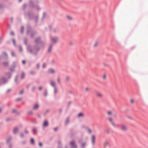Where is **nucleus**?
Instances as JSON below:
<instances>
[{
  "label": "nucleus",
  "instance_id": "35",
  "mask_svg": "<svg viewBox=\"0 0 148 148\" xmlns=\"http://www.w3.org/2000/svg\"><path fill=\"white\" fill-rule=\"evenodd\" d=\"M58 128H54V130L55 131H56L57 130Z\"/></svg>",
  "mask_w": 148,
  "mask_h": 148
},
{
  "label": "nucleus",
  "instance_id": "51",
  "mask_svg": "<svg viewBox=\"0 0 148 148\" xmlns=\"http://www.w3.org/2000/svg\"><path fill=\"white\" fill-rule=\"evenodd\" d=\"M65 148H67L66 147H65Z\"/></svg>",
  "mask_w": 148,
  "mask_h": 148
},
{
  "label": "nucleus",
  "instance_id": "23",
  "mask_svg": "<svg viewBox=\"0 0 148 148\" xmlns=\"http://www.w3.org/2000/svg\"><path fill=\"white\" fill-rule=\"evenodd\" d=\"M89 89L88 88L86 87L85 88L84 90L85 92H88L89 91Z\"/></svg>",
  "mask_w": 148,
  "mask_h": 148
},
{
  "label": "nucleus",
  "instance_id": "15",
  "mask_svg": "<svg viewBox=\"0 0 148 148\" xmlns=\"http://www.w3.org/2000/svg\"><path fill=\"white\" fill-rule=\"evenodd\" d=\"M84 114L82 113H79L78 114V116L79 117L83 116Z\"/></svg>",
  "mask_w": 148,
  "mask_h": 148
},
{
  "label": "nucleus",
  "instance_id": "39",
  "mask_svg": "<svg viewBox=\"0 0 148 148\" xmlns=\"http://www.w3.org/2000/svg\"><path fill=\"white\" fill-rule=\"evenodd\" d=\"M88 131L90 133L91 132V131L90 129H89L88 130Z\"/></svg>",
  "mask_w": 148,
  "mask_h": 148
},
{
  "label": "nucleus",
  "instance_id": "20",
  "mask_svg": "<svg viewBox=\"0 0 148 148\" xmlns=\"http://www.w3.org/2000/svg\"><path fill=\"white\" fill-rule=\"evenodd\" d=\"M69 121V119L68 118H66L65 122L66 123V124L68 123Z\"/></svg>",
  "mask_w": 148,
  "mask_h": 148
},
{
  "label": "nucleus",
  "instance_id": "46",
  "mask_svg": "<svg viewBox=\"0 0 148 148\" xmlns=\"http://www.w3.org/2000/svg\"><path fill=\"white\" fill-rule=\"evenodd\" d=\"M23 134H21V137H23Z\"/></svg>",
  "mask_w": 148,
  "mask_h": 148
},
{
  "label": "nucleus",
  "instance_id": "26",
  "mask_svg": "<svg viewBox=\"0 0 148 148\" xmlns=\"http://www.w3.org/2000/svg\"><path fill=\"white\" fill-rule=\"evenodd\" d=\"M32 130H33V132H35L36 131V129L35 128H33V129Z\"/></svg>",
  "mask_w": 148,
  "mask_h": 148
},
{
  "label": "nucleus",
  "instance_id": "25",
  "mask_svg": "<svg viewBox=\"0 0 148 148\" xmlns=\"http://www.w3.org/2000/svg\"><path fill=\"white\" fill-rule=\"evenodd\" d=\"M25 76V74L24 73H22L21 75V78L23 79Z\"/></svg>",
  "mask_w": 148,
  "mask_h": 148
},
{
  "label": "nucleus",
  "instance_id": "13",
  "mask_svg": "<svg viewBox=\"0 0 148 148\" xmlns=\"http://www.w3.org/2000/svg\"><path fill=\"white\" fill-rule=\"evenodd\" d=\"M52 45H51L49 46V49L48 50V51L49 52H50L51 51L52 49Z\"/></svg>",
  "mask_w": 148,
  "mask_h": 148
},
{
  "label": "nucleus",
  "instance_id": "18",
  "mask_svg": "<svg viewBox=\"0 0 148 148\" xmlns=\"http://www.w3.org/2000/svg\"><path fill=\"white\" fill-rule=\"evenodd\" d=\"M102 78L103 79L105 80L106 78V76L105 74H103V75Z\"/></svg>",
  "mask_w": 148,
  "mask_h": 148
},
{
  "label": "nucleus",
  "instance_id": "9",
  "mask_svg": "<svg viewBox=\"0 0 148 148\" xmlns=\"http://www.w3.org/2000/svg\"><path fill=\"white\" fill-rule=\"evenodd\" d=\"M109 145V142L108 141H106L103 143V146L104 147H106L108 145Z\"/></svg>",
  "mask_w": 148,
  "mask_h": 148
},
{
  "label": "nucleus",
  "instance_id": "37",
  "mask_svg": "<svg viewBox=\"0 0 148 148\" xmlns=\"http://www.w3.org/2000/svg\"><path fill=\"white\" fill-rule=\"evenodd\" d=\"M23 93V90H21L20 92V93L21 94H22Z\"/></svg>",
  "mask_w": 148,
  "mask_h": 148
},
{
  "label": "nucleus",
  "instance_id": "34",
  "mask_svg": "<svg viewBox=\"0 0 148 148\" xmlns=\"http://www.w3.org/2000/svg\"><path fill=\"white\" fill-rule=\"evenodd\" d=\"M40 65L39 64H37V67L38 69H39V68Z\"/></svg>",
  "mask_w": 148,
  "mask_h": 148
},
{
  "label": "nucleus",
  "instance_id": "41",
  "mask_svg": "<svg viewBox=\"0 0 148 148\" xmlns=\"http://www.w3.org/2000/svg\"><path fill=\"white\" fill-rule=\"evenodd\" d=\"M54 91H55V93H56V88H55V89Z\"/></svg>",
  "mask_w": 148,
  "mask_h": 148
},
{
  "label": "nucleus",
  "instance_id": "48",
  "mask_svg": "<svg viewBox=\"0 0 148 148\" xmlns=\"http://www.w3.org/2000/svg\"><path fill=\"white\" fill-rule=\"evenodd\" d=\"M44 95H45V96H46V93L45 92V93Z\"/></svg>",
  "mask_w": 148,
  "mask_h": 148
},
{
  "label": "nucleus",
  "instance_id": "17",
  "mask_svg": "<svg viewBox=\"0 0 148 148\" xmlns=\"http://www.w3.org/2000/svg\"><path fill=\"white\" fill-rule=\"evenodd\" d=\"M98 42H95L94 45H93V46L94 47H96L97 46V45H98Z\"/></svg>",
  "mask_w": 148,
  "mask_h": 148
},
{
  "label": "nucleus",
  "instance_id": "43",
  "mask_svg": "<svg viewBox=\"0 0 148 148\" xmlns=\"http://www.w3.org/2000/svg\"><path fill=\"white\" fill-rule=\"evenodd\" d=\"M11 34L12 35H14V33L13 32H11Z\"/></svg>",
  "mask_w": 148,
  "mask_h": 148
},
{
  "label": "nucleus",
  "instance_id": "44",
  "mask_svg": "<svg viewBox=\"0 0 148 148\" xmlns=\"http://www.w3.org/2000/svg\"><path fill=\"white\" fill-rule=\"evenodd\" d=\"M12 56H14V53H13V52H12Z\"/></svg>",
  "mask_w": 148,
  "mask_h": 148
},
{
  "label": "nucleus",
  "instance_id": "8",
  "mask_svg": "<svg viewBox=\"0 0 148 148\" xmlns=\"http://www.w3.org/2000/svg\"><path fill=\"white\" fill-rule=\"evenodd\" d=\"M49 73H55V71L54 69H51L49 71Z\"/></svg>",
  "mask_w": 148,
  "mask_h": 148
},
{
  "label": "nucleus",
  "instance_id": "6",
  "mask_svg": "<svg viewBox=\"0 0 148 148\" xmlns=\"http://www.w3.org/2000/svg\"><path fill=\"white\" fill-rule=\"evenodd\" d=\"M95 136L94 135H92V142L93 144H94L95 142Z\"/></svg>",
  "mask_w": 148,
  "mask_h": 148
},
{
  "label": "nucleus",
  "instance_id": "14",
  "mask_svg": "<svg viewBox=\"0 0 148 148\" xmlns=\"http://www.w3.org/2000/svg\"><path fill=\"white\" fill-rule=\"evenodd\" d=\"M51 84L53 86L55 87V83L53 81H51L50 82Z\"/></svg>",
  "mask_w": 148,
  "mask_h": 148
},
{
  "label": "nucleus",
  "instance_id": "30",
  "mask_svg": "<svg viewBox=\"0 0 148 148\" xmlns=\"http://www.w3.org/2000/svg\"><path fill=\"white\" fill-rule=\"evenodd\" d=\"M13 43H14V45H15V40L14 39H13Z\"/></svg>",
  "mask_w": 148,
  "mask_h": 148
},
{
  "label": "nucleus",
  "instance_id": "7",
  "mask_svg": "<svg viewBox=\"0 0 148 148\" xmlns=\"http://www.w3.org/2000/svg\"><path fill=\"white\" fill-rule=\"evenodd\" d=\"M66 18L69 20L71 21L73 19L72 17L71 16L67 15L66 16Z\"/></svg>",
  "mask_w": 148,
  "mask_h": 148
},
{
  "label": "nucleus",
  "instance_id": "27",
  "mask_svg": "<svg viewBox=\"0 0 148 148\" xmlns=\"http://www.w3.org/2000/svg\"><path fill=\"white\" fill-rule=\"evenodd\" d=\"M23 27H21V32L23 33Z\"/></svg>",
  "mask_w": 148,
  "mask_h": 148
},
{
  "label": "nucleus",
  "instance_id": "4",
  "mask_svg": "<svg viewBox=\"0 0 148 148\" xmlns=\"http://www.w3.org/2000/svg\"><path fill=\"white\" fill-rule=\"evenodd\" d=\"M70 145L71 146V148H77V146L75 144L74 141H72L70 143Z\"/></svg>",
  "mask_w": 148,
  "mask_h": 148
},
{
  "label": "nucleus",
  "instance_id": "47",
  "mask_svg": "<svg viewBox=\"0 0 148 148\" xmlns=\"http://www.w3.org/2000/svg\"><path fill=\"white\" fill-rule=\"evenodd\" d=\"M30 73L31 74H33L34 73L32 72H30Z\"/></svg>",
  "mask_w": 148,
  "mask_h": 148
},
{
  "label": "nucleus",
  "instance_id": "11",
  "mask_svg": "<svg viewBox=\"0 0 148 148\" xmlns=\"http://www.w3.org/2000/svg\"><path fill=\"white\" fill-rule=\"evenodd\" d=\"M107 113L108 116H110L112 114V112L111 111H108Z\"/></svg>",
  "mask_w": 148,
  "mask_h": 148
},
{
  "label": "nucleus",
  "instance_id": "21",
  "mask_svg": "<svg viewBox=\"0 0 148 148\" xmlns=\"http://www.w3.org/2000/svg\"><path fill=\"white\" fill-rule=\"evenodd\" d=\"M34 139L33 138H31V143L32 144H34Z\"/></svg>",
  "mask_w": 148,
  "mask_h": 148
},
{
  "label": "nucleus",
  "instance_id": "16",
  "mask_svg": "<svg viewBox=\"0 0 148 148\" xmlns=\"http://www.w3.org/2000/svg\"><path fill=\"white\" fill-rule=\"evenodd\" d=\"M18 131V130L17 128H14L13 132H14L15 133H17Z\"/></svg>",
  "mask_w": 148,
  "mask_h": 148
},
{
  "label": "nucleus",
  "instance_id": "12",
  "mask_svg": "<svg viewBox=\"0 0 148 148\" xmlns=\"http://www.w3.org/2000/svg\"><path fill=\"white\" fill-rule=\"evenodd\" d=\"M38 107V105L37 104H35L34 106L33 109L34 110L37 109Z\"/></svg>",
  "mask_w": 148,
  "mask_h": 148
},
{
  "label": "nucleus",
  "instance_id": "45",
  "mask_svg": "<svg viewBox=\"0 0 148 148\" xmlns=\"http://www.w3.org/2000/svg\"><path fill=\"white\" fill-rule=\"evenodd\" d=\"M10 91V90H9H9H8V91H7V92H9Z\"/></svg>",
  "mask_w": 148,
  "mask_h": 148
},
{
  "label": "nucleus",
  "instance_id": "28",
  "mask_svg": "<svg viewBox=\"0 0 148 148\" xmlns=\"http://www.w3.org/2000/svg\"><path fill=\"white\" fill-rule=\"evenodd\" d=\"M57 81L59 84H60V80L59 78L57 79Z\"/></svg>",
  "mask_w": 148,
  "mask_h": 148
},
{
  "label": "nucleus",
  "instance_id": "32",
  "mask_svg": "<svg viewBox=\"0 0 148 148\" xmlns=\"http://www.w3.org/2000/svg\"><path fill=\"white\" fill-rule=\"evenodd\" d=\"M39 146L40 147H41L42 146V143H39Z\"/></svg>",
  "mask_w": 148,
  "mask_h": 148
},
{
  "label": "nucleus",
  "instance_id": "10",
  "mask_svg": "<svg viewBox=\"0 0 148 148\" xmlns=\"http://www.w3.org/2000/svg\"><path fill=\"white\" fill-rule=\"evenodd\" d=\"M48 123L47 122V121H44V123L43 124V126L44 127H45V126H48Z\"/></svg>",
  "mask_w": 148,
  "mask_h": 148
},
{
  "label": "nucleus",
  "instance_id": "24",
  "mask_svg": "<svg viewBox=\"0 0 148 148\" xmlns=\"http://www.w3.org/2000/svg\"><path fill=\"white\" fill-rule=\"evenodd\" d=\"M46 66V65L45 63H44L43 64L42 66V68H45Z\"/></svg>",
  "mask_w": 148,
  "mask_h": 148
},
{
  "label": "nucleus",
  "instance_id": "36",
  "mask_svg": "<svg viewBox=\"0 0 148 148\" xmlns=\"http://www.w3.org/2000/svg\"><path fill=\"white\" fill-rule=\"evenodd\" d=\"M19 50L21 51L22 50V48L21 47H19Z\"/></svg>",
  "mask_w": 148,
  "mask_h": 148
},
{
  "label": "nucleus",
  "instance_id": "5",
  "mask_svg": "<svg viewBox=\"0 0 148 148\" xmlns=\"http://www.w3.org/2000/svg\"><path fill=\"white\" fill-rule=\"evenodd\" d=\"M121 129L123 131H125L127 130V128L126 126L124 124H121Z\"/></svg>",
  "mask_w": 148,
  "mask_h": 148
},
{
  "label": "nucleus",
  "instance_id": "3",
  "mask_svg": "<svg viewBox=\"0 0 148 148\" xmlns=\"http://www.w3.org/2000/svg\"><path fill=\"white\" fill-rule=\"evenodd\" d=\"M58 38L57 37H52L51 38L52 42L53 43H56L58 40Z\"/></svg>",
  "mask_w": 148,
  "mask_h": 148
},
{
  "label": "nucleus",
  "instance_id": "33",
  "mask_svg": "<svg viewBox=\"0 0 148 148\" xmlns=\"http://www.w3.org/2000/svg\"><path fill=\"white\" fill-rule=\"evenodd\" d=\"M21 99V98L18 99H17V101H19Z\"/></svg>",
  "mask_w": 148,
  "mask_h": 148
},
{
  "label": "nucleus",
  "instance_id": "38",
  "mask_svg": "<svg viewBox=\"0 0 148 148\" xmlns=\"http://www.w3.org/2000/svg\"><path fill=\"white\" fill-rule=\"evenodd\" d=\"M42 89V87H40L39 88V90H41Z\"/></svg>",
  "mask_w": 148,
  "mask_h": 148
},
{
  "label": "nucleus",
  "instance_id": "1",
  "mask_svg": "<svg viewBox=\"0 0 148 148\" xmlns=\"http://www.w3.org/2000/svg\"><path fill=\"white\" fill-rule=\"evenodd\" d=\"M108 119L109 122L110 123L112 124L113 127H116V124L115 123L114 121H113L112 118L110 117H109L108 118Z\"/></svg>",
  "mask_w": 148,
  "mask_h": 148
},
{
  "label": "nucleus",
  "instance_id": "29",
  "mask_svg": "<svg viewBox=\"0 0 148 148\" xmlns=\"http://www.w3.org/2000/svg\"><path fill=\"white\" fill-rule=\"evenodd\" d=\"M85 145V143H83L81 145V146L82 147H83Z\"/></svg>",
  "mask_w": 148,
  "mask_h": 148
},
{
  "label": "nucleus",
  "instance_id": "22",
  "mask_svg": "<svg viewBox=\"0 0 148 148\" xmlns=\"http://www.w3.org/2000/svg\"><path fill=\"white\" fill-rule=\"evenodd\" d=\"M130 102L131 103L133 104L134 103V100L133 99H130Z\"/></svg>",
  "mask_w": 148,
  "mask_h": 148
},
{
  "label": "nucleus",
  "instance_id": "50",
  "mask_svg": "<svg viewBox=\"0 0 148 148\" xmlns=\"http://www.w3.org/2000/svg\"><path fill=\"white\" fill-rule=\"evenodd\" d=\"M19 2H21V0H19Z\"/></svg>",
  "mask_w": 148,
  "mask_h": 148
},
{
  "label": "nucleus",
  "instance_id": "2",
  "mask_svg": "<svg viewBox=\"0 0 148 148\" xmlns=\"http://www.w3.org/2000/svg\"><path fill=\"white\" fill-rule=\"evenodd\" d=\"M96 96L99 99H102L103 97V94L99 92H97L95 94Z\"/></svg>",
  "mask_w": 148,
  "mask_h": 148
},
{
  "label": "nucleus",
  "instance_id": "40",
  "mask_svg": "<svg viewBox=\"0 0 148 148\" xmlns=\"http://www.w3.org/2000/svg\"><path fill=\"white\" fill-rule=\"evenodd\" d=\"M25 132L27 134L28 133V132L27 130H25Z\"/></svg>",
  "mask_w": 148,
  "mask_h": 148
},
{
  "label": "nucleus",
  "instance_id": "42",
  "mask_svg": "<svg viewBox=\"0 0 148 148\" xmlns=\"http://www.w3.org/2000/svg\"><path fill=\"white\" fill-rule=\"evenodd\" d=\"M22 63H23V64H25V61H24V60H23V61H22Z\"/></svg>",
  "mask_w": 148,
  "mask_h": 148
},
{
  "label": "nucleus",
  "instance_id": "49",
  "mask_svg": "<svg viewBox=\"0 0 148 148\" xmlns=\"http://www.w3.org/2000/svg\"><path fill=\"white\" fill-rule=\"evenodd\" d=\"M1 109L0 108V112H1Z\"/></svg>",
  "mask_w": 148,
  "mask_h": 148
},
{
  "label": "nucleus",
  "instance_id": "31",
  "mask_svg": "<svg viewBox=\"0 0 148 148\" xmlns=\"http://www.w3.org/2000/svg\"><path fill=\"white\" fill-rule=\"evenodd\" d=\"M8 64L7 62H5L3 63V65L5 66H6Z\"/></svg>",
  "mask_w": 148,
  "mask_h": 148
},
{
  "label": "nucleus",
  "instance_id": "19",
  "mask_svg": "<svg viewBox=\"0 0 148 148\" xmlns=\"http://www.w3.org/2000/svg\"><path fill=\"white\" fill-rule=\"evenodd\" d=\"M106 133L108 134H109L110 133V131L109 129H106Z\"/></svg>",
  "mask_w": 148,
  "mask_h": 148
}]
</instances>
